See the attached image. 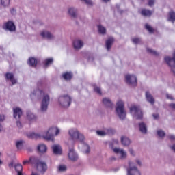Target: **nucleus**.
Listing matches in <instances>:
<instances>
[{"label":"nucleus","instance_id":"obj_1","mask_svg":"<svg viewBox=\"0 0 175 175\" xmlns=\"http://www.w3.org/2000/svg\"><path fill=\"white\" fill-rule=\"evenodd\" d=\"M68 135L71 139L68 140L67 144L68 146H73L75 144V140H79L81 142V146H83L82 151L84 154H90V151L91 150L90 149V146L87 144V143L84 142V135L80 132H79V130L76 128L70 129L68 131Z\"/></svg>","mask_w":175,"mask_h":175},{"label":"nucleus","instance_id":"obj_2","mask_svg":"<svg viewBox=\"0 0 175 175\" xmlns=\"http://www.w3.org/2000/svg\"><path fill=\"white\" fill-rule=\"evenodd\" d=\"M39 95L42 96L40 107L41 111H47L49 105H50V96L46 94L44 91L36 89L31 94L30 96L31 99H36V98H39Z\"/></svg>","mask_w":175,"mask_h":175},{"label":"nucleus","instance_id":"obj_3","mask_svg":"<svg viewBox=\"0 0 175 175\" xmlns=\"http://www.w3.org/2000/svg\"><path fill=\"white\" fill-rule=\"evenodd\" d=\"M116 112L120 120H125L126 111H125V104L122 100L119 99L116 102Z\"/></svg>","mask_w":175,"mask_h":175},{"label":"nucleus","instance_id":"obj_4","mask_svg":"<svg viewBox=\"0 0 175 175\" xmlns=\"http://www.w3.org/2000/svg\"><path fill=\"white\" fill-rule=\"evenodd\" d=\"M59 133H61V129L57 126H53L50 127L49 131L46 132L45 135H44V138H45L46 140H51V139H53V136H58Z\"/></svg>","mask_w":175,"mask_h":175},{"label":"nucleus","instance_id":"obj_5","mask_svg":"<svg viewBox=\"0 0 175 175\" xmlns=\"http://www.w3.org/2000/svg\"><path fill=\"white\" fill-rule=\"evenodd\" d=\"M58 102L62 107H69L72 103V98L68 94L62 95L59 97Z\"/></svg>","mask_w":175,"mask_h":175},{"label":"nucleus","instance_id":"obj_6","mask_svg":"<svg viewBox=\"0 0 175 175\" xmlns=\"http://www.w3.org/2000/svg\"><path fill=\"white\" fill-rule=\"evenodd\" d=\"M130 113L137 120H142L143 118V112L139 106L133 105L130 107Z\"/></svg>","mask_w":175,"mask_h":175},{"label":"nucleus","instance_id":"obj_7","mask_svg":"<svg viewBox=\"0 0 175 175\" xmlns=\"http://www.w3.org/2000/svg\"><path fill=\"white\" fill-rule=\"evenodd\" d=\"M127 175H142L140 170L135 166L132 161L129 162V167L127 168Z\"/></svg>","mask_w":175,"mask_h":175},{"label":"nucleus","instance_id":"obj_8","mask_svg":"<svg viewBox=\"0 0 175 175\" xmlns=\"http://www.w3.org/2000/svg\"><path fill=\"white\" fill-rule=\"evenodd\" d=\"M34 165L36 166L37 170L40 173H45L46 170H47V164L46 162L40 161L39 158H38V161L35 162Z\"/></svg>","mask_w":175,"mask_h":175},{"label":"nucleus","instance_id":"obj_9","mask_svg":"<svg viewBox=\"0 0 175 175\" xmlns=\"http://www.w3.org/2000/svg\"><path fill=\"white\" fill-rule=\"evenodd\" d=\"M165 61L167 62V65L170 66L172 72L175 75V52L173 53V58L170 57H165Z\"/></svg>","mask_w":175,"mask_h":175},{"label":"nucleus","instance_id":"obj_10","mask_svg":"<svg viewBox=\"0 0 175 175\" xmlns=\"http://www.w3.org/2000/svg\"><path fill=\"white\" fill-rule=\"evenodd\" d=\"M125 80L127 84L133 85V87H135V85L137 84V79L136 78V76L133 75H126L125 76Z\"/></svg>","mask_w":175,"mask_h":175},{"label":"nucleus","instance_id":"obj_11","mask_svg":"<svg viewBox=\"0 0 175 175\" xmlns=\"http://www.w3.org/2000/svg\"><path fill=\"white\" fill-rule=\"evenodd\" d=\"M3 28V29H5V31H9L10 32H14V31H16V25L12 21H9L4 23Z\"/></svg>","mask_w":175,"mask_h":175},{"label":"nucleus","instance_id":"obj_12","mask_svg":"<svg viewBox=\"0 0 175 175\" xmlns=\"http://www.w3.org/2000/svg\"><path fill=\"white\" fill-rule=\"evenodd\" d=\"M96 133L98 136H106V135H113L114 129L111 128L105 129L103 131H97Z\"/></svg>","mask_w":175,"mask_h":175},{"label":"nucleus","instance_id":"obj_13","mask_svg":"<svg viewBox=\"0 0 175 175\" xmlns=\"http://www.w3.org/2000/svg\"><path fill=\"white\" fill-rule=\"evenodd\" d=\"M70 146H68L69 147V152H68V157L70 159V161H77L79 157L77 156V153L75 152V149L70 148Z\"/></svg>","mask_w":175,"mask_h":175},{"label":"nucleus","instance_id":"obj_14","mask_svg":"<svg viewBox=\"0 0 175 175\" xmlns=\"http://www.w3.org/2000/svg\"><path fill=\"white\" fill-rule=\"evenodd\" d=\"M40 36L44 39H48L49 40H53V39H54V35L47 30L41 31Z\"/></svg>","mask_w":175,"mask_h":175},{"label":"nucleus","instance_id":"obj_15","mask_svg":"<svg viewBox=\"0 0 175 175\" xmlns=\"http://www.w3.org/2000/svg\"><path fill=\"white\" fill-rule=\"evenodd\" d=\"M14 118L15 120H20L21 116H23V111L20 107L13 108Z\"/></svg>","mask_w":175,"mask_h":175},{"label":"nucleus","instance_id":"obj_16","mask_svg":"<svg viewBox=\"0 0 175 175\" xmlns=\"http://www.w3.org/2000/svg\"><path fill=\"white\" fill-rule=\"evenodd\" d=\"M103 104L104 106H105V107H107L108 109H113V107H114V104L109 98H104L103 99Z\"/></svg>","mask_w":175,"mask_h":175},{"label":"nucleus","instance_id":"obj_17","mask_svg":"<svg viewBox=\"0 0 175 175\" xmlns=\"http://www.w3.org/2000/svg\"><path fill=\"white\" fill-rule=\"evenodd\" d=\"M113 150L115 152V154H119L122 159H124V158H126V152H125L123 149L115 148L113 149Z\"/></svg>","mask_w":175,"mask_h":175},{"label":"nucleus","instance_id":"obj_18","mask_svg":"<svg viewBox=\"0 0 175 175\" xmlns=\"http://www.w3.org/2000/svg\"><path fill=\"white\" fill-rule=\"evenodd\" d=\"M53 154L55 155H61L62 154V148L59 145L52 146Z\"/></svg>","mask_w":175,"mask_h":175},{"label":"nucleus","instance_id":"obj_19","mask_svg":"<svg viewBox=\"0 0 175 175\" xmlns=\"http://www.w3.org/2000/svg\"><path fill=\"white\" fill-rule=\"evenodd\" d=\"M83 46H84V42H83V41L80 40H75L73 42V46L75 50H80V49H81V47H83Z\"/></svg>","mask_w":175,"mask_h":175},{"label":"nucleus","instance_id":"obj_20","mask_svg":"<svg viewBox=\"0 0 175 175\" xmlns=\"http://www.w3.org/2000/svg\"><path fill=\"white\" fill-rule=\"evenodd\" d=\"M38 157H31L29 160H25L23 162V165H35V163L37 162Z\"/></svg>","mask_w":175,"mask_h":175},{"label":"nucleus","instance_id":"obj_21","mask_svg":"<svg viewBox=\"0 0 175 175\" xmlns=\"http://www.w3.org/2000/svg\"><path fill=\"white\" fill-rule=\"evenodd\" d=\"M37 150L38 152H40L41 154H44V152L47 151V146L44 144H40L37 146Z\"/></svg>","mask_w":175,"mask_h":175},{"label":"nucleus","instance_id":"obj_22","mask_svg":"<svg viewBox=\"0 0 175 175\" xmlns=\"http://www.w3.org/2000/svg\"><path fill=\"white\" fill-rule=\"evenodd\" d=\"M5 78L7 80H10L12 84V85H14V84H16L17 83V80L16 79H14L13 74L12 73H7L5 75Z\"/></svg>","mask_w":175,"mask_h":175},{"label":"nucleus","instance_id":"obj_23","mask_svg":"<svg viewBox=\"0 0 175 175\" xmlns=\"http://www.w3.org/2000/svg\"><path fill=\"white\" fill-rule=\"evenodd\" d=\"M114 42V38L110 37L106 40L105 46L107 50H110L111 49V46L113 45V42Z\"/></svg>","mask_w":175,"mask_h":175},{"label":"nucleus","instance_id":"obj_24","mask_svg":"<svg viewBox=\"0 0 175 175\" xmlns=\"http://www.w3.org/2000/svg\"><path fill=\"white\" fill-rule=\"evenodd\" d=\"M68 14L71 17H76L77 16V9L75 8V7H70L68 8Z\"/></svg>","mask_w":175,"mask_h":175},{"label":"nucleus","instance_id":"obj_25","mask_svg":"<svg viewBox=\"0 0 175 175\" xmlns=\"http://www.w3.org/2000/svg\"><path fill=\"white\" fill-rule=\"evenodd\" d=\"M27 118L28 121H35L36 120V116L31 111H27Z\"/></svg>","mask_w":175,"mask_h":175},{"label":"nucleus","instance_id":"obj_26","mask_svg":"<svg viewBox=\"0 0 175 175\" xmlns=\"http://www.w3.org/2000/svg\"><path fill=\"white\" fill-rule=\"evenodd\" d=\"M146 98L148 102H149V103H151V105H154L155 100H154V97H152L150 92H146Z\"/></svg>","mask_w":175,"mask_h":175},{"label":"nucleus","instance_id":"obj_27","mask_svg":"<svg viewBox=\"0 0 175 175\" xmlns=\"http://www.w3.org/2000/svg\"><path fill=\"white\" fill-rule=\"evenodd\" d=\"M139 129L142 133H147V125H146L144 122L139 124Z\"/></svg>","mask_w":175,"mask_h":175},{"label":"nucleus","instance_id":"obj_28","mask_svg":"<svg viewBox=\"0 0 175 175\" xmlns=\"http://www.w3.org/2000/svg\"><path fill=\"white\" fill-rule=\"evenodd\" d=\"M27 64L30 66H36V65L38 64V59H36L35 57H30V58H29Z\"/></svg>","mask_w":175,"mask_h":175},{"label":"nucleus","instance_id":"obj_29","mask_svg":"<svg viewBox=\"0 0 175 175\" xmlns=\"http://www.w3.org/2000/svg\"><path fill=\"white\" fill-rule=\"evenodd\" d=\"M27 137H29V139H39V137H40V135L36 133H27Z\"/></svg>","mask_w":175,"mask_h":175},{"label":"nucleus","instance_id":"obj_30","mask_svg":"<svg viewBox=\"0 0 175 175\" xmlns=\"http://www.w3.org/2000/svg\"><path fill=\"white\" fill-rule=\"evenodd\" d=\"M121 142L123 146H129L131 143V139L126 137H122Z\"/></svg>","mask_w":175,"mask_h":175},{"label":"nucleus","instance_id":"obj_31","mask_svg":"<svg viewBox=\"0 0 175 175\" xmlns=\"http://www.w3.org/2000/svg\"><path fill=\"white\" fill-rule=\"evenodd\" d=\"M141 14H142V16H144V17H150V16L152 14V11H150V10L143 9L141 12Z\"/></svg>","mask_w":175,"mask_h":175},{"label":"nucleus","instance_id":"obj_32","mask_svg":"<svg viewBox=\"0 0 175 175\" xmlns=\"http://www.w3.org/2000/svg\"><path fill=\"white\" fill-rule=\"evenodd\" d=\"M168 21L171 23H174L175 21V12L174 11H170L167 16Z\"/></svg>","mask_w":175,"mask_h":175},{"label":"nucleus","instance_id":"obj_33","mask_svg":"<svg viewBox=\"0 0 175 175\" xmlns=\"http://www.w3.org/2000/svg\"><path fill=\"white\" fill-rule=\"evenodd\" d=\"M97 28L99 33H101V35H105V33H106V28L102 25H98Z\"/></svg>","mask_w":175,"mask_h":175},{"label":"nucleus","instance_id":"obj_34","mask_svg":"<svg viewBox=\"0 0 175 175\" xmlns=\"http://www.w3.org/2000/svg\"><path fill=\"white\" fill-rule=\"evenodd\" d=\"M15 170L17 172L18 175H23L21 172H23V165L21 164H16L15 165Z\"/></svg>","mask_w":175,"mask_h":175},{"label":"nucleus","instance_id":"obj_35","mask_svg":"<svg viewBox=\"0 0 175 175\" xmlns=\"http://www.w3.org/2000/svg\"><path fill=\"white\" fill-rule=\"evenodd\" d=\"M64 80H70L73 77V74L72 72H65L62 75Z\"/></svg>","mask_w":175,"mask_h":175},{"label":"nucleus","instance_id":"obj_36","mask_svg":"<svg viewBox=\"0 0 175 175\" xmlns=\"http://www.w3.org/2000/svg\"><path fill=\"white\" fill-rule=\"evenodd\" d=\"M0 5L4 8H8L10 5V0H0Z\"/></svg>","mask_w":175,"mask_h":175},{"label":"nucleus","instance_id":"obj_37","mask_svg":"<svg viewBox=\"0 0 175 175\" xmlns=\"http://www.w3.org/2000/svg\"><path fill=\"white\" fill-rule=\"evenodd\" d=\"M68 167L65 165H60L57 167L58 172H66V170Z\"/></svg>","mask_w":175,"mask_h":175},{"label":"nucleus","instance_id":"obj_38","mask_svg":"<svg viewBox=\"0 0 175 175\" xmlns=\"http://www.w3.org/2000/svg\"><path fill=\"white\" fill-rule=\"evenodd\" d=\"M53 61H54L53 58L45 59L44 61L45 68H47V66H49V65H51V64H53Z\"/></svg>","mask_w":175,"mask_h":175},{"label":"nucleus","instance_id":"obj_39","mask_svg":"<svg viewBox=\"0 0 175 175\" xmlns=\"http://www.w3.org/2000/svg\"><path fill=\"white\" fill-rule=\"evenodd\" d=\"M23 143H24V141H23V140L17 141L16 142V146L18 150L23 148Z\"/></svg>","mask_w":175,"mask_h":175},{"label":"nucleus","instance_id":"obj_40","mask_svg":"<svg viewBox=\"0 0 175 175\" xmlns=\"http://www.w3.org/2000/svg\"><path fill=\"white\" fill-rule=\"evenodd\" d=\"M94 90L96 92V94H98V95H102V90H100V88L98 86H94Z\"/></svg>","mask_w":175,"mask_h":175},{"label":"nucleus","instance_id":"obj_41","mask_svg":"<svg viewBox=\"0 0 175 175\" xmlns=\"http://www.w3.org/2000/svg\"><path fill=\"white\" fill-rule=\"evenodd\" d=\"M145 27L147 31H148V32H150V33H152V32H154V29L151 26H150L148 24H146Z\"/></svg>","mask_w":175,"mask_h":175},{"label":"nucleus","instance_id":"obj_42","mask_svg":"<svg viewBox=\"0 0 175 175\" xmlns=\"http://www.w3.org/2000/svg\"><path fill=\"white\" fill-rule=\"evenodd\" d=\"M132 42L135 44H139V43H140V42H142V40L139 38H133Z\"/></svg>","mask_w":175,"mask_h":175},{"label":"nucleus","instance_id":"obj_43","mask_svg":"<svg viewBox=\"0 0 175 175\" xmlns=\"http://www.w3.org/2000/svg\"><path fill=\"white\" fill-rule=\"evenodd\" d=\"M147 51L149 53V54H152V55H158L157 51L152 50V49H148Z\"/></svg>","mask_w":175,"mask_h":175},{"label":"nucleus","instance_id":"obj_44","mask_svg":"<svg viewBox=\"0 0 175 175\" xmlns=\"http://www.w3.org/2000/svg\"><path fill=\"white\" fill-rule=\"evenodd\" d=\"M157 135L159 137H163V136H165V131L159 130L157 131Z\"/></svg>","mask_w":175,"mask_h":175},{"label":"nucleus","instance_id":"obj_45","mask_svg":"<svg viewBox=\"0 0 175 175\" xmlns=\"http://www.w3.org/2000/svg\"><path fill=\"white\" fill-rule=\"evenodd\" d=\"M81 1H83V2H85V3H86L89 6H92V5H94V3L91 0H81Z\"/></svg>","mask_w":175,"mask_h":175},{"label":"nucleus","instance_id":"obj_46","mask_svg":"<svg viewBox=\"0 0 175 175\" xmlns=\"http://www.w3.org/2000/svg\"><path fill=\"white\" fill-rule=\"evenodd\" d=\"M155 0H148V6H150V8L154 6V5L155 4Z\"/></svg>","mask_w":175,"mask_h":175},{"label":"nucleus","instance_id":"obj_47","mask_svg":"<svg viewBox=\"0 0 175 175\" xmlns=\"http://www.w3.org/2000/svg\"><path fill=\"white\" fill-rule=\"evenodd\" d=\"M16 125L18 128H23V124H21V122L20 121L16 122Z\"/></svg>","mask_w":175,"mask_h":175},{"label":"nucleus","instance_id":"obj_48","mask_svg":"<svg viewBox=\"0 0 175 175\" xmlns=\"http://www.w3.org/2000/svg\"><path fill=\"white\" fill-rule=\"evenodd\" d=\"M136 163H137L139 165V166L142 165V161H140V159H137L135 160Z\"/></svg>","mask_w":175,"mask_h":175},{"label":"nucleus","instance_id":"obj_49","mask_svg":"<svg viewBox=\"0 0 175 175\" xmlns=\"http://www.w3.org/2000/svg\"><path fill=\"white\" fill-rule=\"evenodd\" d=\"M129 152L131 155H133V157H135V151L133 150V149H129Z\"/></svg>","mask_w":175,"mask_h":175},{"label":"nucleus","instance_id":"obj_50","mask_svg":"<svg viewBox=\"0 0 175 175\" xmlns=\"http://www.w3.org/2000/svg\"><path fill=\"white\" fill-rule=\"evenodd\" d=\"M169 139H170V140H175V136L173 135H169Z\"/></svg>","mask_w":175,"mask_h":175},{"label":"nucleus","instance_id":"obj_51","mask_svg":"<svg viewBox=\"0 0 175 175\" xmlns=\"http://www.w3.org/2000/svg\"><path fill=\"white\" fill-rule=\"evenodd\" d=\"M170 107H171V109H173V110H175V104L174 103L170 104Z\"/></svg>","mask_w":175,"mask_h":175},{"label":"nucleus","instance_id":"obj_52","mask_svg":"<svg viewBox=\"0 0 175 175\" xmlns=\"http://www.w3.org/2000/svg\"><path fill=\"white\" fill-rule=\"evenodd\" d=\"M153 117H154V120H158V118H159V115L153 114Z\"/></svg>","mask_w":175,"mask_h":175},{"label":"nucleus","instance_id":"obj_53","mask_svg":"<svg viewBox=\"0 0 175 175\" xmlns=\"http://www.w3.org/2000/svg\"><path fill=\"white\" fill-rule=\"evenodd\" d=\"M167 99H173V97H172V95H170V94H167Z\"/></svg>","mask_w":175,"mask_h":175},{"label":"nucleus","instance_id":"obj_54","mask_svg":"<svg viewBox=\"0 0 175 175\" xmlns=\"http://www.w3.org/2000/svg\"><path fill=\"white\" fill-rule=\"evenodd\" d=\"M171 148H172V150L173 151L175 152V144L172 145V146H171Z\"/></svg>","mask_w":175,"mask_h":175},{"label":"nucleus","instance_id":"obj_55","mask_svg":"<svg viewBox=\"0 0 175 175\" xmlns=\"http://www.w3.org/2000/svg\"><path fill=\"white\" fill-rule=\"evenodd\" d=\"M11 13H12V14H14V13H16V10L14 9H12L11 10Z\"/></svg>","mask_w":175,"mask_h":175},{"label":"nucleus","instance_id":"obj_56","mask_svg":"<svg viewBox=\"0 0 175 175\" xmlns=\"http://www.w3.org/2000/svg\"><path fill=\"white\" fill-rule=\"evenodd\" d=\"M103 2H109V1H110V0H103Z\"/></svg>","mask_w":175,"mask_h":175},{"label":"nucleus","instance_id":"obj_57","mask_svg":"<svg viewBox=\"0 0 175 175\" xmlns=\"http://www.w3.org/2000/svg\"><path fill=\"white\" fill-rule=\"evenodd\" d=\"M114 143H116V144H117V143H118V140L116 139V140L114 141Z\"/></svg>","mask_w":175,"mask_h":175},{"label":"nucleus","instance_id":"obj_58","mask_svg":"<svg viewBox=\"0 0 175 175\" xmlns=\"http://www.w3.org/2000/svg\"><path fill=\"white\" fill-rule=\"evenodd\" d=\"M2 163H3V162L0 159V166H1V165H2Z\"/></svg>","mask_w":175,"mask_h":175},{"label":"nucleus","instance_id":"obj_59","mask_svg":"<svg viewBox=\"0 0 175 175\" xmlns=\"http://www.w3.org/2000/svg\"><path fill=\"white\" fill-rule=\"evenodd\" d=\"M116 7L118 8V9L120 8V6H118V5H116Z\"/></svg>","mask_w":175,"mask_h":175},{"label":"nucleus","instance_id":"obj_60","mask_svg":"<svg viewBox=\"0 0 175 175\" xmlns=\"http://www.w3.org/2000/svg\"><path fill=\"white\" fill-rule=\"evenodd\" d=\"M12 163L10 164V166H12Z\"/></svg>","mask_w":175,"mask_h":175},{"label":"nucleus","instance_id":"obj_61","mask_svg":"<svg viewBox=\"0 0 175 175\" xmlns=\"http://www.w3.org/2000/svg\"><path fill=\"white\" fill-rule=\"evenodd\" d=\"M120 13H122V11H120Z\"/></svg>","mask_w":175,"mask_h":175},{"label":"nucleus","instance_id":"obj_62","mask_svg":"<svg viewBox=\"0 0 175 175\" xmlns=\"http://www.w3.org/2000/svg\"><path fill=\"white\" fill-rule=\"evenodd\" d=\"M1 153L0 152V157H1Z\"/></svg>","mask_w":175,"mask_h":175},{"label":"nucleus","instance_id":"obj_63","mask_svg":"<svg viewBox=\"0 0 175 175\" xmlns=\"http://www.w3.org/2000/svg\"><path fill=\"white\" fill-rule=\"evenodd\" d=\"M118 170V169H117V170H116V172H117Z\"/></svg>","mask_w":175,"mask_h":175}]
</instances>
